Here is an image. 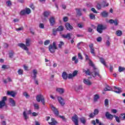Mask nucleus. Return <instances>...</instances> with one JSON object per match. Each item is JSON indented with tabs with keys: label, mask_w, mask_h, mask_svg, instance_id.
Returning a JSON list of instances; mask_svg holds the SVG:
<instances>
[{
	"label": "nucleus",
	"mask_w": 125,
	"mask_h": 125,
	"mask_svg": "<svg viewBox=\"0 0 125 125\" xmlns=\"http://www.w3.org/2000/svg\"><path fill=\"white\" fill-rule=\"evenodd\" d=\"M89 65H90V66H91V67H93V72L94 74V75H92L93 78H95L96 76H98L99 78H101V75H100L99 70H98V69H97V68L95 67V65H94V64L91 60H89Z\"/></svg>",
	"instance_id": "1"
},
{
	"label": "nucleus",
	"mask_w": 125,
	"mask_h": 125,
	"mask_svg": "<svg viewBox=\"0 0 125 125\" xmlns=\"http://www.w3.org/2000/svg\"><path fill=\"white\" fill-rule=\"evenodd\" d=\"M107 29V26L106 25H103V24L98 25L97 28V31L99 34H102L103 33L104 30H106Z\"/></svg>",
	"instance_id": "2"
},
{
	"label": "nucleus",
	"mask_w": 125,
	"mask_h": 125,
	"mask_svg": "<svg viewBox=\"0 0 125 125\" xmlns=\"http://www.w3.org/2000/svg\"><path fill=\"white\" fill-rule=\"evenodd\" d=\"M55 49H57V46H56V43L53 42L52 45L50 44L49 46V50L51 53H54L55 52Z\"/></svg>",
	"instance_id": "3"
},
{
	"label": "nucleus",
	"mask_w": 125,
	"mask_h": 125,
	"mask_svg": "<svg viewBox=\"0 0 125 125\" xmlns=\"http://www.w3.org/2000/svg\"><path fill=\"white\" fill-rule=\"evenodd\" d=\"M36 100L37 102H41V101L42 102V104L43 105H45V101H44V98L43 97V96L42 95H38L36 96Z\"/></svg>",
	"instance_id": "4"
},
{
	"label": "nucleus",
	"mask_w": 125,
	"mask_h": 125,
	"mask_svg": "<svg viewBox=\"0 0 125 125\" xmlns=\"http://www.w3.org/2000/svg\"><path fill=\"white\" fill-rule=\"evenodd\" d=\"M2 100L0 101V109H2L5 106V101L7 100V97L4 96L1 98Z\"/></svg>",
	"instance_id": "5"
},
{
	"label": "nucleus",
	"mask_w": 125,
	"mask_h": 125,
	"mask_svg": "<svg viewBox=\"0 0 125 125\" xmlns=\"http://www.w3.org/2000/svg\"><path fill=\"white\" fill-rule=\"evenodd\" d=\"M18 46H20V47H21V48H22V49H24V50H26L27 53V54H28V55H30L31 54V53L28 51L29 49L25 44L23 43H20L18 44Z\"/></svg>",
	"instance_id": "6"
},
{
	"label": "nucleus",
	"mask_w": 125,
	"mask_h": 125,
	"mask_svg": "<svg viewBox=\"0 0 125 125\" xmlns=\"http://www.w3.org/2000/svg\"><path fill=\"white\" fill-rule=\"evenodd\" d=\"M71 120L73 123H74L75 125H79V117L78 115L75 114L71 118Z\"/></svg>",
	"instance_id": "7"
},
{
	"label": "nucleus",
	"mask_w": 125,
	"mask_h": 125,
	"mask_svg": "<svg viewBox=\"0 0 125 125\" xmlns=\"http://www.w3.org/2000/svg\"><path fill=\"white\" fill-rule=\"evenodd\" d=\"M89 47L90 48V52L91 54H92L93 56H96L95 54V50L94 49V47H93V43H91L89 45Z\"/></svg>",
	"instance_id": "8"
},
{
	"label": "nucleus",
	"mask_w": 125,
	"mask_h": 125,
	"mask_svg": "<svg viewBox=\"0 0 125 125\" xmlns=\"http://www.w3.org/2000/svg\"><path fill=\"white\" fill-rule=\"evenodd\" d=\"M51 109L52 111H53L56 117H58V116H59V111H58V109H57V108H55V107L52 105L51 106Z\"/></svg>",
	"instance_id": "9"
},
{
	"label": "nucleus",
	"mask_w": 125,
	"mask_h": 125,
	"mask_svg": "<svg viewBox=\"0 0 125 125\" xmlns=\"http://www.w3.org/2000/svg\"><path fill=\"white\" fill-rule=\"evenodd\" d=\"M105 117L106 119H107L108 120H110V121H112V120H113V119L114 118V115L110 114L109 112H106L105 113Z\"/></svg>",
	"instance_id": "10"
},
{
	"label": "nucleus",
	"mask_w": 125,
	"mask_h": 125,
	"mask_svg": "<svg viewBox=\"0 0 125 125\" xmlns=\"http://www.w3.org/2000/svg\"><path fill=\"white\" fill-rule=\"evenodd\" d=\"M108 22L110 24H114L115 26H118V25H119L118 19H115V20L110 19L109 20Z\"/></svg>",
	"instance_id": "11"
},
{
	"label": "nucleus",
	"mask_w": 125,
	"mask_h": 125,
	"mask_svg": "<svg viewBox=\"0 0 125 125\" xmlns=\"http://www.w3.org/2000/svg\"><path fill=\"white\" fill-rule=\"evenodd\" d=\"M49 21L50 26H53L55 25V18H54V17H51L49 19Z\"/></svg>",
	"instance_id": "12"
},
{
	"label": "nucleus",
	"mask_w": 125,
	"mask_h": 125,
	"mask_svg": "<svg viewBox=\"0 0 125 125\" xmlns=\"http://www.w3.org/2000/svg\"><path fill=\"white\" fill-rule=\"evenodd\" d=\"M9 101L10 105L12 107H15V106H16V103L15 102V101L13 100V99L10 98L9 100Z\"/></svg>",
	"instance_id": "13"
},
{
	"label": "nucleus",
	"mask_w": 125,
	"mask_h": 125,
	"mask_svg": "<svg viewBox=\"0 0 125 125\" xmlns=\"http://www.w3.org/2000/svg\"><path fill=\"white\" fill-rule=\"evenodd\" d=\"M62 39H67L68 40H71V33H68L66 35L62 34L61 35Z\"/></svg>",
	"instance_id": "14"
},
{
	"label": "nucleus",
	"mask_w": 125,
	"mask_h": 125,
	"mask_svg": "<svg viewBox=\"0 0 125 125\" xmlns=\"http://www.w3.org/2000/svg\"><path fill=\"white\" fill-rule=\"evenodd\" d=\"M51 122H48L50 125H56L58 124V122L55 120V119L52 118L51 119Z\"/></svg>",
	"instance_id": "15"
},
{
	"label": "nucleus",
	"mask_w": 125,
	"mask_h": 125,
	"mask_svg": "<svg viewBox=\"0 0 125 125\" xmlns=\"http://www.w3.org/2000/svg\"><path fill=\"white\" fill-rule=\"evenodd\" d=\"M65 27L66 30H68V31H71V30H73V29H74L73 26H72V25H71V24H70V23L68 22L65 23Z\"/></svg>",
	"instance_id": "16"
},
{
	"label": "nucleus",
	"mask_w": 125,
	"mask_h": 125,
	"mask_svg": "<svg viewBox=\"0 0 125 125\" xmlns=\"http://www.w3.org/2000/svg\"><path fill=\"white\" fill-rule=\"evenodd\" d=\"M58 100L62 106H63L65 103H64V99L62 98V97H58Z\"/></svg>",
	"instance_id": "17"
},
{
	"label": "nucleus",
	"mask_w": 125,
	"mask_h": 125,
	"mask_svg": "<svg viewBox=\"0 0 125 125\" xmlns=\"http://www.w3.org/2000/svg\"><path fill=\"white\" fill-rule=\"evenodd\" d=\"M83 73H84L85 75H87L88 76H90L91 75V72H90V70L87 68V70L84 69H83Z\"/></svg>",
	"instance_id": "18"
},
{
	"label": "nucleus",
	"mask_w": 125,
	"mask_h": 125,
	"mask_svg": "<svg viewBox=\"0 0 125 125\" xmlns=\"http://www.w3.org/2000/svg\"><path fill=\"white\" fill-rule=\"evenodd\" d=\"M62 77L63 80H65V81L68 80V74H67V72L65 71L62 72Z\"/></svg>",
	"instance_id": "19"
},
{
	"label": "nucleus",
	"mask_w": 125,
	"mask_h": 125,
	"mask_svg": "<svg viewBox=\"0 0 125 125\" xmlns=\"http://www.w3.org/2000/svg\"><path fill=\"white\" fill-rule=\"evenodd\" d=\"M7 95L12 96V97H15L16 95V94H15V92H14V91H8L7 92Z\"/></svg>",
	"instance_id": "20"
},
{
	"label": "nucleus",
	"mask_w": 125,
	"mask_h": 125,
	"mask_svg": "<svg viewBox=\"0 0 125 125\" xmlns=\"http://www.w3.org/2000/svg\"><path fill=\"white\" fill-rule=\"evenodd\" d=\"M114 89H118V91H116V90L113 91L114 92H115V93L120 94V93L123 92V91L122 90V88H120V87H118L117 86H114Z\"/></svg>",
	"instance_id": "21"
},
{
	"label": "nucleus",
	"mask_w": 125,
	"mask_h": 125,
	"mask_svg": "<svg viewBox=\"0 0 125 125\" xmlns=\"http://www.w3.org/2000/svg\"><path fill=\"white\" fill-rule=\"evenodd\" d=\"M56 91L59 92L60 94H63V93H64V89L62 88H57L56 89Z\"/></svg>",
	"instance_id": "22"
},
{
	"label": "nucleus",
	"mask_w": 125,
	"mask_h": 125,
	"mask_svg": "<svg viewBox=\"0 0 125 125\" xmlns=\"http://www.w3.org/2000/svg\"><path fill=\"white\" fill-rule=\"evenodd\" d=\"M83 83L86 84L87 85H91V82L89 81V80L84 79L83 81Z\"/></svg>",
	"instance_id": "23"
},
{
	"label": "nucleus",
	"mask_w": 125,
	"mask_h": 125,
	"mask_svg": "<svg viewBox=\"0 0 125 125\" xmlns=\"http://www.w3.org/2000/svg\"><path fill=\"white\" fill-rule=\"evenodd\" d=\"M33 73L34 75V76H33V78L34 79V80H36V79H37V75H38V71L37 70V69H33Z\"/></svg>",
	"instance_id": "24"
},
{
	"label": "nucleus",
	"mask_w": 125,
	"mask_h": 125,
	"mask_svg": "<svg viewBox=\"0 0 125 125\" xmlns=\"http://www.w3.org/2000/svg\"><path fill=\"white\" fill-rule=\"evenodd\" d=\"M108 13L106 11H104L101 13V15L104 18H106V17H108Z\"/></svg>",
	"instance_id": "25"
},
{
	"label": "nucleus",
	"mask_w": 125,
	"mask_h": 125,
	"mask_svg": "<svg viewBox=\"0 0 125 125\" xmlns=\"http://www.w3.org/2000/svg\"><path fill=\"white\" fill-rule=\"evenodd\" d=\"M75 10H76L77 16L80 17L82 16V15H83V14H82V12H81V9L76 8Z\"/></svg>",
	"instance_id": "26"
},
{
	"label": "nucleus",
	"mask_w": 125,
	"mask_h": 125,
	"mask_svg": "<svg viewBox=\"0 0 125 125\" xmlns=\"http://www.w3.org/2000/svg\"><path fill=\"white\" fill-rule=\"evenodd\" d=\"M80 121L83 125H85V123H86V120H85V118L84 117L80 118Z\"/></svg>",
	"instance_id": "27"
},
{
	"label": "nucleus",
	"mask_w": 125,
	"mask_h": 125,
	"mask_svg": "<svg viewBox=\"0 0 125 125\" xmlns=\"http://www.w3.org/2000/svg\"><path fill=\"white\" fill-rule=\"evenodd\" d=\"M57 31H58V32H62L64 31V26L62 25L59 26L58 28H57Z\"/></svg>",
	"instance_id": "28"
},
{
	"label": "nucleus",
	"mask_w": 125,
	"mask_h": 125,
	"mask_svg": "<svg viewBox=\"0 0 125 125\" xmlns=\"http://www.w3.org/2000/svg\"><path fill=\"white\" fill-rule=\"evenodd\" d=\"M49 15H50V12H47V11L44 12L43 16H44V17H45V18H48Z\"/></svg>",
	"instance_id": "29"
},
{
	"label": "nucleus",
	"mask_w": 125,
	"mask_h": 125,
	"mask_svg": "<svg viewBox=\"0 0 125 125\" xmlns=\"http://www.w3.org/2000/svg\"><path fill=\"white\" fill-rule=\"evenodd\" d=\"M100 98V97H99V95L96 94L94 96V102H97V101Z\"/></svg>",
	"instance_id": "30"
},
{
	"label": "nucleus",
	"mask_w": 125,
	"mask_h": 125,
	"mask_svg": "<svg viewBox=\"0 0 125 125\" xmlns=\"http://www.w3.org/2000/svg\"><path fill=\"white\" fill-rule=\"evenodd\" d=\"M31 42V39H26L25 42V44L26 46H30V42Z\"/></svg>",
	"instance_id": "31"
},
{
	"label": "nucleus",
	"mask_w": 125,
	"mask_h": 125,
	"mask_svg": "<svg viewBox=\"0 0 125 125\" xmlns=\"http://www.w3.org/2000/svg\"><path fill=\"white\" fill-rule=\"evenodd\" d=\"M100 61L102 63V64H103L104 66H107L106 64V62H105V60L103 59V58H100Z\"/></svg>",
	"instance_id": "32"
},
{
	"label": "nucleus",
	"mask_w": 125,
	"mask_h": 125,
	"mask_svg": "<svg viewBox=\"0 0 125 125\" xmlns=\"http://www.w3.org/2000/svg\"><path fill=\"white\" fill-rule=\"evenodd\" d=\"M116 34L118 37H121L123 35V32L121 30H117L116 32Z\"/></svg>",
	"instance_id": "33"
},
{
	"label": "nucleus",
	"mask_w": 125,
	"mask_h": 125,
	"mask_svg": "<svg viewBox=\"0 0 125 125\" xmlns=\"http://www.w3.org/2000/svg\"><path fill=\"white\" fill-rule=\"evenodd\" d=\"M89 16L91 20H95V15L94 14H90Z\"/></svg>",
	"instance_id": "34"
},
{
	"label": "nucleus",
	"mask_w": 125,
	"mask_h": 125,
	"mask_svg": "<svg viewBox=\"0 0 125 125\" xmlns=\"http://www.w3.org/2000/svg\"><path fill=\"white\" fill-rule=\"evenodd\" d=\"M97 8L98 10H100V9H101V8H102V5L101 3H98L97 4Z\"/></svg>",
	"instance_id": "35"
},
{
	"label": "nucleus",
	"mask_w": 125,
	"mask_h": 125,
	"mask_svg": "<svg viewBox=\"0 0 125 125\" xmlns=\"http://www.w3.org/2000/svg\"><path fill=\"white\" fill-rule=\"evenodd\" d=\"M23 116L25 119V120H28L29 119V116H27V113H26V111H23Z\"/></svg>",
	"instance_id": "36"
},
{
	"label": "nucleus",
	"mask_w": 125,
	"mask_h": 125,
	"mask_svg": "<svg viewBox=\"0 0 125 125\" xmlns=\"http://www.w3.org/2000/svg\"><path fill=\"white\" fill-rule=\"evenodd\" d=\"M114 117L115 118V120L117 123H121V120H120V118L119 117V116H117L114 115Z\"/></svg>",
	"instance_id": "37"
},
{
	"label": "nucleus",
	"mask_w": 125,
	"mask_h": 125,
	"mask_svg": "<svg viewBox=\"0 0 125 125\" xmlns=\"http://www.w3.org/2000/svg\"><path fill=\"white\" fill-rule=\"evenodd\" d=\"M120 118L121 119V120L124 121V120H125V113L121 114L120 115Z\"/></svg>",
	"instance_id": "38"
},
{
	"label": "nucleus",
	"mask_w": 125,
	"mask_h": 125,
	"mask_svg": "<svg viewBox=\"0 0 125 125\" xmlns=\"http://www.w3.org/2000/svg\"><path fill=\"white\" fill-rule=\"evenodd\" d=\"M102 6H103V7H106V6H109V3H107L106 4V2L105 1H103L102 3Z\"/></svg>",
	"instance_id": "39"
},
{
	"label": "nucleus",
	"mask_w": 125,
	"mask_h": 125,
	"mask_svg": "<svg viewBox=\"0 0 125 125\" xmlns=\"http://www.w3.org/2000/svg\"><path fill=\"white\" fill-rule=\"evenodd\" d=\"M104 91H110L111 90V87L109 86H106L104 89Z\"/></svg>",
	"instance_id": "40"
},
{
	"label": "nucleus",
	"mask_w": 125,
	"mask_h": 125,
	"mask_svg": "<svg viewBox=\"0 0 125 125\" xmlns=\"http://www.w3.org/2000/svg\"><path fill=\"white\" fill-rule=\"evenodd\" d=\"M25 13L26 14H30V13H31V9L29 8H26L25 9Z\"/></svg>",
	"instance_id": "41"
},
{
	"label": "nucleus",
	"mask_w": 125,
	"mask_h": 125,
	"mask_svg": "<svg viewBox=\"0 0 125 125\" xmlns=\"http://www.w3.org/2000/svg\"><path fill=\"white\" fill-rule=\"evenodd\" d=\"M52 32H53V35H54V36H56V34L57 32H58V30H57V29H55V28H53L52 29Z\"/></svg>",
	"instance_id": "42"
},
{
	"label": "nucleus",
	"mask_w": 125,
	"mask_h": 125,
	"mask_svg": "<svg viewBox=\"0 0 125 125\" xmlns=\"http://www.w3.org/2000/svg\"><path fill=\"white\" fill-rule=\"evenodd\" d=\"M23 71L22 69H20L18 71V74H19L20 75H23Z\"/></svg>",
	"instance_id": "43"
},
{
	"label": "nucleus",
	"mask_w": 125,
	"mask_h": 125,
	"mask_svg": "<svg viewBox=\"0 0 125 125\" xmlns=\"http://www.w3.org/2000/svg\"><path fill=\"white\" fill-rule=\"evenodd\" d=\"M125 68L124 67H122L121 66H119V72H120V73L122 72H124V71H125Z\"/></svg>",
	"instance_id": "44"
},
{
	"label": "nucleus",
	"mask_w": 125,
	"mask_h": 125,
	"mask_svg": "<svg viewBox=\"0 0 125 125\" xmlns=\"http://www.w3.org/2000/svg\"><path fill=\"white\" fill-rule=\"evenodd\" d=\"M64 45V42L61 41L60 44H59V48H62V46Z\"/></svg>",
	"instance_id": "45"
},
{
	"label": "nucleus",
	"mask_w": 125,
	"mask_h": 125,
	"mask_svg": "<svg viewBox=\"0 0 125 125\" xmlns=\"http://www.w3.org/2000/svg\"><path fill=\"white\" fill-rule=\"evenodd\" d=\"M104 105L105 106H108L109 105V100L108 99H106L104 100Z\"/></svg>",
	"instance_id": "46"
},
{
	"label": "nucleus",
	"mask_w": 125,
	"mask_h": 125,
	"mask_svg": "<svg viewBox=\"0 0 125 125\" xmlns=\"http://www.w3.org/2000/svg\"><path fill=\"white\" fill-rule=\"evenodd\" d=\"M89 118L91 119H93L95 117V115L94 113H91L89 115Z\"/></svg>",
	"instance_id": "47"
},
{
	"label": "nucleus",
	"mask_w": 125,
	"mask_h": 125,
	"mask_svg": "<svg viewBox=\"0 0 125 125\" xmlns=\"http://www.w3.org/2000/svg\"><path fill=\"white\" fill-rule=\"evenodd\" d=\"M78 73H79V71L78 70H75L74 71H73L72 73L73 77H76V76L78 75Z\"/></svg>",
	"instance_id": "48"
},
{
	"label": "nucleus",
	"mask_w": 125,
	"mask_h": 125,
	"mask_svg": "<svg viewBox=\"0 0 125 125\" xmlns=\"http://www.w3.org/2000/svg\"><path fill=\"white\" fill-rule=\"evenodd\" d=\"M21 15H25V14H26V10H22L21 11L20 13Z\"/></svg>",
	"instance_id": "49"
},
{
	"label": "nucleus",
	"mask_w": 125,
	"mask_h": 125,
	"mask_svg": "<svg viewBox=\"0 0 125 125\" xmlns=\"http://www.w3.org/2000/svg\"><path fill=\"white\" fill-rule=\"evenodd\" d=\"M50 43V41L49 40H46L44 42V45H47L48 44H49Z\"/></svg>",
	"instance_id": "50"
},
{
	"label": "nucleus",
	"mask_w": 125,
	"mask_h": 125,
	"mask_svg": "<svg viewBox=\"0 0 125 125\" xmlns=\"http://www.w3.org/2000/svg\"><path fill=\"white\" fill-rule=\"evenodd\" d=\"M34 106L36 110H39V109H40V106H39V104H34Z\"/></svg>",
	"instance_id": "51"
},
{
	"label": "nucleus",
	"mask_w": 125,
	"mask_h": 125,
	"mask_svg": "<svg viewBox=\"0 0 125 125\" xmlns=\"http://www.w3.org/2000/svg\"><path fill=\"white\" fill-rule=\"evenodd\" d=\"M59 118H60L61 119H62V121H63L64 122H66L67 119H65V117L61 116V115H59Z\"/></svg>",
	"instance_id": "52"
},
{
	"label": "nucleus",
	"mask_w": 125,
	"mask_h": 125,
	"mask_svg": "<svg viewBox=\"0 0 125 125\" xmlns=\"http://www.w3.org/2000/svg\"><path fill=\"white\" fill-rule=\"evenodd\" d=\"M74 77V76L73 75V74L70 73L68 74V76H67V78H68L69 80H71L72 78Z\"/></svg>",
	"instance_id": "53"
},
{
	"label": "nucleus",
	"mask_w": 125,
	"mask_h": 125,
	"mask_svg": "<svg viewBox=\"0 0 125 125\" xmlns=\"http://www.w3.org/2000/svg\"><path fill=\"white\" fill-rule=\"evenodd\" d=\"M98 113H99V111L97 109H95L94 111V114L95 116H96V115H98Z\"/></svg>",
	"instance_id": "54"
},
{
	"label": "nucleus",
	"mask_w": 125,
	"mask_h": 125,
	"mask_svg": "<svg viewBox=\"0 0 125 125\" xmlns=\"http://www.w3.org/2000/svg\"><path fill=\"white\" fill-rule=\"evenodd\" d=\"M29 7H30V8H31L33 10H35V5H34V4L31 3L30 6Z\"/></svg>",
	"instance_id": "55"
},
{
	"label": "nucleus",
	"mask_w": 125,
	"mask_h": 125,
	"mask_svg": "<svg viewBox=\"0 0 125 125\" xmlns=\"http://www.w3.org/2000/svg\"><path fill=\"white\" fill-rule=\"evenodd\" d=\"M39 27L41 29H44V24H43V23H40Z\"/></svg>",
	"instance_id": "56"
},
{
	"label": "nucleus",
	"mask_w": 125,
	"mask_h": 125,
	"mask_svg": "<svg viewBox=\"0 0 125 125\" xmlns=\"http://www.w3.org/2000/svg\"><path fill=\"white\" fill-rule=\"evenodd\" d=\"M23 95L25 96V97H26V98H28V97H30V96L29 95V94H28V93L26 92L23 93Z\"/></svg>",
	"instance_id": "57"
},
{
	"label": "nucleus",
	"mask_w": 125,
	"mask_h": 125,
	"mask_svg": "<svg viewBox=\"0 0 125 125\" xmlns=\"http://www.w3.org/2000/svg\"><path fill=\"white\" fill-rule=\"evenodd\" d=\"M3 46L4 48H7V47H8V46H9V45L7 43H4Z\"/></svg>",
	"instance_id": "58"
},
{
	"label": "nucleus",
	"mask_w": 125,
	"mask_h": 125,
	"mask_svg": "<svg viewBox=\"0 0 125 125\" xmlns=\"http://www.w3.org/2000/svg\"><path fill=\"white\" fill-rule=\"evenodd\" d=\"M7 5L8 6H10V5H11L12 4V3H11V1L10 0H8L6 2Z\"/></svg>",
	"instance_id": "59"
},
{
	"label": "nucleus",
	"mask_w": 125,
	"mask_h": 125,
	"mask_svg": "<svg viewBox=\"0 0 125 125\" xmlns=\"http://www.w3.org/2000/svg\"><path fill=\"white\" fill-rule=\"evenodd\" d=\"M97 42H102V38L101 37L97 38Z\"/></svg>",
	"instance_id": "60"
},
{
	"label": "nucleus",
	"mask_w": 125,
	"mask_h": 125,
	"mask_svg": "<svg viewBox=\"0 0 125 125\" xmlns=\"http://www.w3.org/2000/svg\"><path fill=\"white\" fill-rule=\"evenodd\" d=\"M78 58L79 59H81V60H83V56H82L81 53L78 54Z\"/></svg>",
	"instance_id": "61"
},
{
	"label": "nucleus",
	"mask_w": 125,
	"mask_h": 125,
	"mask_svg": "<svg viewBox=\"0 0 125 125\" xmlns=\"http://www.w3.org/2000/svg\"><path fill=\"white\" fill-rule=\"evenodd\" d=\"M106 44L107 46H110V45H111V43L110 42V41H109V40L106 41Z\"/></svg>",
	"instance_id": "62"
},
{
	"label": "nucleus",
	"mask_w": 125,
	"mask_h": 125,
	"mask_svg": "<svg viewBox=\"0 0 125 125\" xmlns=\"http://www.w3.org/2000/svg\"><path fill=\"white\" fill-rule=\"evenodd\" d=\"M23 26H22V27H20L19 28H16V31H17L18 32L19 31H22V30H23Z\"/></svg>",
	"instance_id": "63"
},
{
	"label": "nucleus",
	"mask_w": 125,
	"mask_h": 125,
	"mask_svg": "<svg viewBox=\"0 0 125 125\" xmlns=\"http://www.w3.org/2000/svg\"><path fill=\"white\" fill-rule=\"evenodd\" d=\"M2 125H6V122L5 121H3L1 122Z\"/></svg>",
	"instance_id": "64"
}]
</instances>
